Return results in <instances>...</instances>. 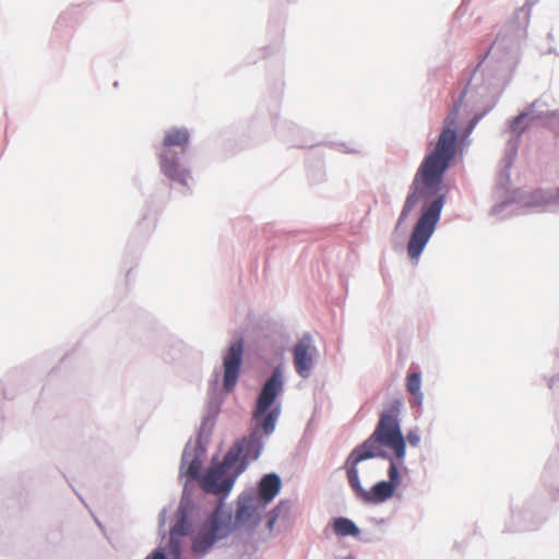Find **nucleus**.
Instances as JSON below:
<instances>
[{
  "instance_id": "f257e3e1",
  "label": "nucleus",
  "mask_w": 559,
  "mask_h": 559,
  "mask_svg": "<svg viewBox=\"0 0 559 559\" xmlns=\"http://www.w3.org/2000/svg\"><path fill=\"white\" fill-rule=\"evenodd\" d=\"M460 106V104L454 105L447 116L435 150L425 157L419 166L411 192L406 197L397 218L396 228L407 219L418 203L421 204L419 217L407 242V253L413 260L420 257L435 233L445 202L442 179L456 153V126Z\"/></svg>"
},
{
  "instance_id": "f03ea898",
  "label": "nucleus",
  "mask_w": 559,
  "mask_h": 559,
  "mask_svg": "<svg viewBox=\"0 0 559 559\" xmlns=\"http://www.w3.org/2000/svg\"><path fill=\"white\" fill-rule=\"evenodd\" d=\"M401 408L402 402L393 400L380 415L378 425L371 436L356 447L345 461L344 468L346 469L348 484L355 496L364 503H382L394 495L393 485L386 481H379L370 490H366L360 484L357 465L365 460L378 456L385 457L384 449L391 450L399 462L404 461L406 445L399 423Z\"/></svg>"
},
{
  "instance_id": "7ed1b4c3",
  "label": "nucleus",
  "mask_w": 559,
  "mask_h": 559,
  "mask_svg": "<svg viewBox=\"0 0 559 559\" xmlns=\"http://www.w3.org/2000/svg\"><path fill=\"white\" fill-rule=\"evenodd\" d=\"M283 389L282 376L278 369L274 370L271 378L264 383L261 393L258 396L255 409L253 413L254 420L259 421L258 426L252 430L250 436L243 437L234 443L229 450L238 448L237 466H247L248 461L257 460L262 450V438L260 429L265 435H270L275 429L276 420L280 416V407L276 406L267 414L266 411L272 406L277 395Z\"/></svg>"
},
{
  "instance_id": "20e7f679",
  "label": "nucleus",
  "mask_w": 559,
  "mask_h": 559,
  "mask_svg": "<svg viewBox=\"0 0 559 559\" xmlns=\"http://www.w3.org/2000/svg\"><path fill=\"white\" fill-rule=\"evenodd\" d=\"M237 452H239L238 448L229 450L222 463L213 465L205 472L200 480L204 491L215 495L230 491L236 478L245 469V465L237 466Z\"/></svg>"
},
{
  "instance_id": "39448f33",
  "label": "nucleus",
  "mask_w": 559,
  "mask_h": 559,
  "mask_svg": "<svg viewBox=\"0 0 559 559\" xmlns=\"http://www.w3.org/2000/svg\"><path fill=\"white\" fill-rule=\"evenodd\" d=\"M189 143V133L186 129H171L165 133L163 150L159 153V165L162 173L170 180L187 185L189 171L178 163V156L171 151L173 146L180 148L183 153Z\"/></svg>"
},
{
  "instance_id": "423d86ee",
  "label": "nucleus",
  "mask_w": 559,
  "mask_h": 559,
  "mask_svg": "<svg viewBox=\"0 0 559 559\" xmlns=\"http://www.w3.org/2000/svg\"><path fill=\"white\" fill-rule=\"evenodd\" d=\"M226 531L227 524L223 520L222 511L219 508H216L194 536L192 543L193 552L198 555L205 554L216 539L226 535Z\"/></svg>"
},
{
  "instance_id": "0eeeda50",
  "label": "nucleus",
  "mask_w": 559,
  "mask_h": 559,
  "mask_svg": "<svg viewBox=\"0 0 559 559\" xmlns=\"http://www.w3.org/2000/svg\"><path fill=\"white\" fill-rule=\"evenodd\" d=\"M243 344L242 341L234 342L224 356V389L231 391L236 385L242 364Z\"/></svg>"
},
{
  "instance_id": "6e6552de",
  "label": "nucleus",
  "mask_w": 559,
  "mask_h": 559,
  "mask_svg": "<svg viewBox=\"0 0 559 559\" xmlns=\"http://www.w3.org/2000/svg\"><path fill=\"white\" fill-rule=\"evenodd\" d=\"M317 348L313 345L312 337L309 334H305L295 345L293 349L294 366L296 372L307 378L313 365Z\"/></svg>"
},
{
  "instance_id": "1a4fd4ad",
  "label": "nucleus",
  "mask_w": 559,
  "mask_h": 559,
  "mask_svg": "<svg viewBox=\"0 0 559 559\" xmlns=\"http://www.w3.org/2000/svg\"><path fill=\"white\" fill-rule=\"evenodd\" d=\"M265 507H262L260 500L248 497L239 501L236 512V521L239 523L258 524L260 521V513Z\"/></svg>"
},
{
  "instance_id": "9d476101",
  "label": "nucleus",
  "mask_w": 559,
  "mask_h": 559,
  "mask_svg": "<svg viewBox=\"0 0 559 559\" xmlns=\"http://www.w3.org/2000/svg\"><path fill=\"white\" fill-rule=\"evenodd\" d=\"M281 479L276 474H267L259 483L258 499L266 507L280 492Z\"/></svg>"
},
{
  "instance_id": "9b49d317",
  "label": "nucleus",
  "mask_w": 559,
  "mask_h": 559,
  "mask_svg": "<svg viewBox=\"0 0 559 559\" xmlns=\"http://www.w3.org/2000/svg\"><path fill=\"white\" fill-rule=\"evenodd\" d=\"M421 379L418 372H412L406 378V389L413 395V405L420 406L424 395L420 391Z\"/></svg>"
},
{
  "instance_id": "f8f14e48",
  "label": "nucleus",
  "mask_w": 559,
  "mask_h": 559,
  "mask_svg": "<svg viewBox=\"0 0 559 559\" xmlns=\"http://www.w3.org/2000/svg\"><path fill=\"white\" fill-rule=\"evenodd\" d=\"M333 530L337 536H356L359 534V528L346 518L335 519Z\"/></svg>"
},
{
  "instance_id": "ddd939ff",
  "label": "nucleus",
  "mask_w": 559,
  "mask_h": 559,
  "mask_svg": "<svg viewBox=\"0 0 559 559\" xmlns=\"http://www.w3.org/2000/svg\"><path fill=\"white\" fill-rule=\"evenodd\" d=\"M532 118L527 112H521L519 116L514 117L509 123V131L519 138L527 130Z\"/></svg>"
},
{
  "instance_id": "4468645a",
  "label": "nucleus",
  "mask_w": 559,
  "mask_h": 559,
  "mask_svg": "<svg viewBox=\"0 0 559 559\" xmlns=\"http://www.w3.org/2000/svg\"><path fill=\"white\" fill-rule=\"evenodd\" d=\"M189 532V523L185 515H182L176 524L173 526L170 531V539L173 543L176 542L178 537L187 535Z\"/></svg>"
},
{
  "instance_id": "2eb2a0df",
  "label": "nucleus",
  "mask_w": 559,
  "mask_h": 559,
  "mask_svg": "<svg viewBox=\"0 0 559 559\" xmlns=\"http://www.w3.org/2000/svg\"><path fill=\"white\" fill-rule=\"evenodd\" d=\"M388 475H389L388 483L392 484L393 488L396 489V487H399L401 484V477H400V473H399L396 463L392 459H390V466H389Z\"/></svg>"
},
{
  "instance_id": "dca6fc26",
  "label": "nucleus",
  "mask_w": 559,
  "mask_h": 559,
  "mask_svg": "<svg viewBox=\"0 0 559 559\" xmlns=\"http://www.w3.org/2000/svg\"><path fill=\"white\" fill-rule=\"evenodd\" d=\"M201 464L200 461L197 459H193L187 469V474L191 476L192 478H195L200 472Z\"/></svg>"
},
{
  "instance_id": "f3484780",
  "label": "nucleus",
  "mask_w": 559,
  "mask_h": 559,
  "mask_svg": "<svg viewBox=\"0 0 559 559\" xmlns=\"http://www.w3.org/2000/svg\"><path fill=\"white\" fill-rule=\"evenodd\" d=\"M406 440L411 445L417 447L420 442V436L416 430H411L406 436Z\"/></svg>"
},
{
  "instance_id": "a211bd4d",
  "label": "nucleus",
  "mask_w": 559,
  "mask_h": 559,
  "mask_svg": "<svg viewBox=\"0 0 559 559\" xmlns=\"http://www.w3.org/2000/svg\"><path fill=\"white\" fill-rule=\"evenodd\" d=\"M152 559H166V557L162 551H156L153 554Z\"/></svg>"
},
{
  "instance_id": "6ab92c4d",
  "label": "nucleus",
  "mask_w": 559,
  "mask_h": 559,
  "mask_svg": "<svg viewBox=\"0 0 559 559\" xmlns=\"http://www.w3.org/2000/svg\"><path fill=\"white\" fill-rule=\"evenodd\" d=\"M273 524H274V519H272V520L269 522V527H270V528H272Z\"/></svg>"
}]
</instances>
